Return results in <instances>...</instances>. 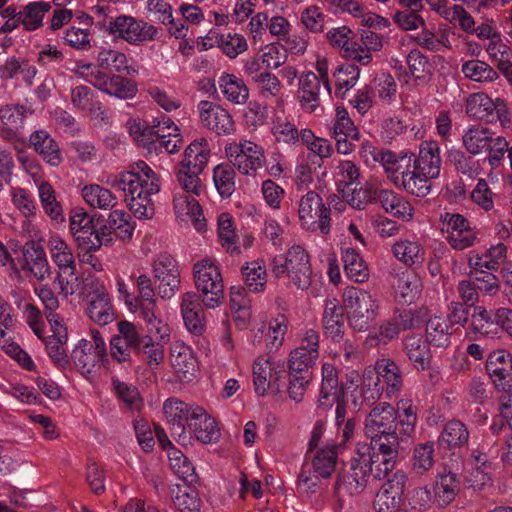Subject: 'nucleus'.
<instances>
[{
	"instance_id": "obj_1",
	"label": "nucleus",
	"mask_w": 512,
	"mask_h": 512,
	"mask_svg": "<svg viewBox=\"0 0 512 512\" xmlns=\"http://www.w3.org/2000/svg\"><path fill=\"white\" fill-rule=\"evenodd\" d=\"M106 184L123 191L125 201L138 219H151L154 215L152 196L161 190L156 172L144 161L138 160L125 171L107 176Z\"/></svg>"
},
{
	"instance_id": "obj_2",
	"label": "nucleus",
	"mask_w": 512,
	"mask_h": 512,
	"mask_svg": "<svg viewBox=\"0 0 512 512\" xmlns=\"http://www.w3.org/2000/svg\"><path fill=\"white\" fill-rule=\"evenodd\" d=\"M349 326L358 332H365L379 315V300L371 292L356 287H348L342 295Z\"/></svg>"
},
{
	"instance_id": "obj_3",
	"label": "nucleus",
	"mask_w": 512,
	"mask_h": 512,
	"mask_svg": "<svg viewBox=\"0 0 512 512\" xmlns=\"http://www.w3.org/2000/svg\"><path fill=\"white\" fill-rule=\"evenodd\" d=\"M271 272L277 278L287 276L301 289H306L311 284L310 259L300 245L290 247L286 255L275 256L271 261Z\"/></svg>"
},
{
	"instance_id": "obj_4",
	"label": "nucleus",
	"mask_w": 512,
	"mask_h": 512,
	"mask_svg": "<svg viewBox=\"0 0 512 512\" xmlns=\"http://www.w3.org/2000/svg\"><path fill=\"white\" fill-rule=\"evenodd\" d=\"M71 71L101 92L118 99H132L137 93V86L132 81L117 75L106 74L90 63L77 62Z\"/></svg>"
},
{
	"instance_id": "obj_5",
	"label": "nucleus",
	"mask_w": 512,
	"mask_h": 512,
	"mask_svg": "<svg viewBox=\"0 0 512 512\" xmlns=\"http://www.w3.org/2000/svg\"><path fill=\"white\" fill-rule=\"evenodd\" d=\"M193 276L204 306L208 309L219 307L224 299V283L218 263L210 258L197 261Z\"/></svg>"
},
{
	"instance_id": "obj_6",
	"label": "nucleus",
	"mask_w": 512,
	"mask_h": 512,
	"mask_svg": "<svg viewBox=\"0 0 512 512\" xmlns=\"http://www.w3.org/2000/svg\"><path fill=\"white\" fill-rule=\"evenodd\" d=\"M225 154L233 167L246 176H254L266 163L264 148L248 139L228 143Z\"/></svg>"
},
{
	"instance_id": "obj_7",
	"label": "nucleus",
	"mask_w": 512,
	"mask_h": 512,
	"mask_svg": "<svg viewBox=\"0 0 512 512\" xmlns=\"http://www.w3.org/2000/svg\"><path fill=\"white\" fill-rule=\"evenodd\" d=\"M91 337V341L79 340L71 354L75 367L86 378L94 376L100 363L106 358V344L100 333L92 330Z\"/></svg>"
},
{
	"instance_id": "obj_8",
	"label": "nucleus",
	"mask_w": 512,
	"mask_h": 512,
	"mask_svg": "<svg viewBox=\"0 0 512 512\" xmlns=\"http://www.w3.org/2000/svg\"><path fill=\"white\" fill-rule=\"evenodd\" d=\"M298 218L303 229L320 230L324 235L330 231V211L322 198L314 191H308L298 202Z\"/></svg>"
},
{
	"instance_id": "obj_9",
	"label": "nucleus",
	"mask_w": 512,
	"mask_h": 512,
	"mask_svg": "<svg viewBox=\"0 0 512 512\" xmlns=\"http://www.w3.org/2000/svg\"><path fill=\"white\" fill-rule=\"evenodd\" d=\"M109 34L131 45H141L156 38L158 30L151 24L128 15L112 18L108 24Z\"/></svg>"
},
{
	"instance_id": "obj_10",
	"label": "nucleus",
	"mask_w": 512,
	"mask_h": 512,
	"mask_svg": "<svg viewBox=\"0 0 512 512\" xmlns=\"http://www.w3.org/2000/svg\"><path fill=\"white\" fill-rule=\"evenodd\" d=\"M466 113L487 123L499 122L502 127L510 123L506 102L502 98H491L486 93L471 94L466 100Z\"/></svg>"
},
{
	"instance_id": "obj_11",
	"label": "nucleus",
	"mask_w": 512,
	"mask_h": 512,
	"mask_svg": "<svg viewBox=\"0 0 512 512\" xmlns=\"http://www.w3.org/2000/svg\"><path fill=\"white\" fill-rule=\"evenodd\" d=\"M201 408L177 398H169L164 402L163 413L167 422L171 425L172 436L182 446H188L192 443V436L187 427L194 420L196 409Z\"/></svg>"
},
{
	"instance_id": "obj_12",
	"label": "nucleus",
	"mask_w": 512,
	"mask_h": 512,
	"mask_svg": "<svg viewBox=\"0 0 512 512\" xmlns=\"http://www.w3.org/2000/svg\"><path fill=\"white\" fill-rule=\"evenodd\" d=\"M397 412L389 403L382 402L370 410L364 421V431L372 443L383 436L394 437L397 433Z\"/></svg>"
},
{
	"instance_id": "obj_13",
	"label": "nucleus",
	"mask_w": 512,
	"mask_h": 512,
	"mask_svg": "<svg viewBox=\"0 0 512 512\" xmlns=\"http://www.w3.org/2000/svg\"><path fill=\"white\" fill-rule=\"evenodd\" d=\"M152 273L162 299H170L178 291L181 283L180 270L176 260L169 254H159L153 264Z\"/></svg>"
},
{
	"instance_id": "obj_14",
	"label": "nucleus",
	"mask_w": 512,
	"mask_h": 512,
	"mask_svg": "<svg viewBox=\"0 0 512 512\" xmlns=\"http://www.w3.org/2000/svg\"><path fill=\"white\" fill-rule=\"evenodd\" d=\"M201 124L217 135H231L235 132V123L231 114L220 104L202 100L197 105Z\"/></svg>"
},
{
	"instance_id": "obj_15",
	"label": "nucleus",
	"mask_w": 512,
	"mask_h": 512,
	"mask_svg": "<svg viewBox=\"0 0 512 512\" xmlns=\"http://www.w3.org/2000/svg\"><path fill=\"white\" fill-rule=\"evenodd\" d=\"M288 324V319L283 314L271 318L267 323H263L260 328L252 330V344L260 345L264 343L268 351L278 350L284 343Z\"/></svg>"
},
{
	"instance_id": "obj_16",
	"label": "nucleus",
	"mask_w": 512,
	"mask_h": 512,
	"mask_svg": "<svg viewBox=\"0 0 512 512\" xmlns=\"http://www.w3.org/2000/svg\"><path fill=\"white\" fill-rule=\"evenodd\" d=\"M443 230L447 233L449 244L457 250L470 247L476 239L469 222L460 214L446 213L443 217Z\"/></svg>"
},
{
	"instance_id": "obj_17",
	"label": "nucleus",
	"mask_w": 512,
	"mask_h": 512,
	"mask_svg": "<svg viewBox=\"0 0 512 512\" xmlns=\"http://www.w3.org/2000/svg\"><path fill=\"white\" fill-rule=\"evenodd\" d=\"M53 334L44 339L45 348L50 359L60 367L68 364V354L66 351V343L68 340L67 329L61 323L57 314L47 315Z\"/></svg>"
},
{
	"instance_id": "obj_18",
	"label": "nucleus",
	"mask_w": 512,
	"mask_h": 512,
	"mask_svg": "<svg viewBox=\"0 0 512 512\" xmlns=\"http://www.w3.org/2000/svg\"><path fill=\"white\" fill-rule=\"evenodd\" d=\"M170 362L180 381L190 382L196 377L197 360L190 346L174 341L170 347Z\"/></svg>"
},
{
	"instance_id": "obj_19",
	"label": "nucleus",
	"mask_w": 512,
	"mask_h": 512,
	"mask_svg": "<svg viewBox=\"0 0 512 512\" xmlns=\"http://www.w3.org/2000/svg\"><path fill=\"white\" fill-rule=\"evenodd\" d=\"M486 369L494 385L502 391L512 388V357L506 350H495L489 354Z\"/></svg>"
},
{
	"instance_id": "obj_20",
	"label": "nucleus",
	"mask_w": 512,
	"mask_h": 512,
	"mask_svg": "<svg viewBox=\"0 0 512 512\" xmlns=\"http://www.w3.org/2000/svg\"><path fill=\"white\" fill-rule=\"evenodd\" d=\"M180 312L187 330L195 335H200L205 330V314L199 296L193 292H185L180 295Z\"/></svg>"
},
{
	"instance_id": "obj_21",
	"label": "nucleus",
	"mask_w": 512,
	"mask_h": 512,
	"mask_svg": "<svg viewBox=\"0 0 512 512\" xmlns=\"http://www.w3.org/2000/svg\"><path fill=\"white\" fill-rule=\"evenodd\" d=\"M195 195L187 192H176L173 199V209L178 220L191 222L196 230L203 231L205 223L202 218L201 207Z\"/></svg>"
},
{
	"instance_id": "obj_22",
	"label": "nucleus",
	"mask_w": 512,
	"mask_h": 512,
	"mask_svg": "<svg viewBox=\"0 0 512 512\" xmlns=\"http://www.w3.org/2000/svg\"><path fill=\"white\" fill-rule=\"evenodd\" d=\"M457 492L458 489L454 482H429L424 487L417 489L414 497L421 506H426L429 503L446 506L454 500Z\"/></svg>"
},
{
	"instance_id": "obj_23",
	"label": "nucleus",
	"mask_w": 512,
	"mask_h": 512,
	"mask_svg": "<svg viewBox=\"0 0 512 512\" xmlns=\"http://www.w3.org/2000/svg\"><path fill=\"white\" fill-rule=\"evenodd\" d=\"M136 314L145 323L148 332L145 337H151L161 342L170 341L172 328L159 313L157 303L140 307Z\"/></svg>"
},
{
	"instance_id": "obj_24",
	"label": "nucleus",
	"mask_w": 512,
	"mask_h": 512,
	"mask_svg": "<svg viewBox=\"0 0 512 512\" xmlns=\"http://www.w3.org/2000/svg\"><path fill=\"white\" fill-rule=\"evenodd\" d=\"M87 315L93 322L101 326L107 325L115 319L114 308L103 282L97 281L96 295L89 301Z\"/></svg>"
},
{
	"instance_id": "obj_25",
	"label": "nucleus",
	"mask_w": 512,
	"mask_h": 512,
	"mask_svg": "<svg viewBox=\"0 0 512 512\" xmlns=\"http://www.w3.org/2000/svg\"><path fill=\"white\" fill-rule=\"evenodd\" d=\"M320 80L313 72L299 77L297 99L301 109L313 113L320 107Z\"/></svg>"
},
{
	"instance_id": "obj_26",
	"label": "nucleus",
	"mask_w": 512,
	"mask_h": 512,
	"mask_svg": "<svg viewBox=\"0 0 512 512\" xmlns=\"http://www.w3.org/2000/svg\"><path fill=\"white\" fill-rule=\"evenodd\" d=\"M494 133L482 124L468 125L462 133V145L472 155H479L488 151L492 145Z\"/></svg>"
},
{
	"instance_id": "obj_27",
	"label": "nucleus",
	"mask_w": 512,
	"mask_h": 512,
	"mask_svg": "<svg viewBox=\"0 0 512 512\" xmlns=\"http://www.w3.org/2000/svg\"><path fill=\"white\" fill-rule=\"evenodd\" d=\"M194 420L188 425L189 433L204 444L214 443L221 436L220 428L216 420L203 408L196 409Z\"/></svg>"
},
{
	"instance_id": "obj_28",
	"label": "nucleus",
	"mask_w": 512,
	"mask_h": 512,
	"mask_svg": "<svg viewBox=\"0 0 512 512\" xmlns=\"http://www.w3.org/2000/svg\"><path fill=\"white\" fill-rule=\"evenodd\" d=\"M322 381L318 399V406L324 410L330 409L335 400L342 395L343 389L339 386L338 372L331 363L322 365Z\"/></svg>"
},
{
	"instance_id": "obj_29",
	"label": "nucleus",
	"mask_w": 512,
	"mask_h": 512,
	"mask_svg": "<svg viewBox=\"0 0 512 512\" xmlns=\"http://www.w3.org/2000/svg\"><path fill=\"white\" fill-rule=\"evenodd\" d=\"M322 325L325 335L333 341H339L344 334V314L336 298L325 300L322 316Z\"/></svg>"
},
{
	"instance_id": "obj_30",
	"label": "nucleus",
	"mask_w": 512,
	"mask_h": 512,
	"mask_svg": "<svg viewBox=\"0 0 512 512\" xmlns=\"http://www.w3.org/2000/svg\"><path fill=\"white\" fill-rule=\"evenodd\" d=\"M415 169L424 175L437 178L441 170L440 147L436 141H425L419 147L418 157L412 161Z\"/></svg>"
},
{
	"instance_id": "obj_31",
	"label": "nucleus",
	"mask_w": 512,
	"mask_h": 512,
	"mask_svg": "<svg viewBox=\"0 0 512 512\" xmlns=\"http://www.w3.org/2000/svg\"><path fill=\"white\" fill-rule=\"evenodd\" d=\"M157 135L153 148H163L169 154L176 153L181 144L182 137L179 128L168 117H161L155 120Z\"/></svg>"
},
{
	"instance_id": "obj_32",
	"label": "nucleus",
	"mask_w": 512,
	"mask_h": 512,
	"mask_svg": "<svg viewBox=\"0 0 512 512\" xmlns=\"http://www.w3.org/2000/svg\"><path fill=\"white\" fill-rule=\"evenodd\" d=\"M29 142L42 159L52 167H58L62 160L61 150L56 141L46 130H36L29 138Z\"/></svg>"
},
{
	"instance_id": "obj_33",
	"label": "nucleus",
	"mask_w": 512,
	"mask_h": 512,
	"mask_svg": "<svg viewBox=\"0 0 512 512\" xmlns=\"http://www.w3.org/2000/svg\"><path fill=\"white\" fill-rule=\"evenodd\" d=\"M378 200L385 212L391 216L404 222H409L413 219L415 210L412 204L393 190H380Z\"/></svg>"
},
{
	"instance_id": "obj_34",
	"label": "nucleus",
	"mask_w": 512,
	"mask_h": 512,
	"mask_svg": "<svg viewBox=\"0 0 512 512\" xmlns=\"http://www.w3.org/2000/svg\"><path fill=\"white\" fill-rule=\"evenodd\" d=\"M46 245L51 260L59 271H72L76 267L72 248L63 237L56 233H51L48 236Z\"/></svg>"
},
{
	"instance_id": "obj_35",
	"label": "nucleus",
	"mask_w": 512,
	"mask_h": 512,
	"mask_svg": "<svg viewBox=\"0 0 512 512\" xmlns=\"http://www.w3.org/2000/svg\"><path fill=\"white\" fill-rule=\"evenodd\" d=\"M346 242L341 243L342 260L346 276L356 282L363 283L369 279V269L359 252Z\"/></svg>"
},
{
	"instance_id": "obj_36",
	"label": "nucleus",
	"mask_w": 512,
	"mask_h": 512,
	"mask_svg": "<svg viewBox=\"0 0 512 512\" xmlns=\"http://www.w3.org/2000/svg\"><path fill=\"white\" fill-rule=\"evenodd\" d=\"M413 155L406 152L394 153L387 150L381 157V166L389 179L395 186L400 183L406 171L412 167Z\"/></svg>"
},
{
	"instance_id": "obj_37",
	"label": "nucleus",
	"mask_w": 512,
	"mask_h": 512,
	"mask_svg": "<svg viewBox=\"0 0 512 512\" xmlns=\"http://www.w3.org/2000/svg\"><path fill=\"white\" fill-rule=\"evenodd\" d=\"M507 248L504 244L498 243L491 246L485 253L480 254L470 251L468 263L475 272L483 273L486 270H496L506 257Z\"/></svg>"
},
{
	"instance_id": "obj_38",
	"label": "nucleus",
	"mask_w": 512,
	"mask_h": 512,
	"mask_svg": "<svg viewBox=\"0 0 512 512\" xmlns=\"http://www.w3.org/2000/svg\"><path fill=\"white\" fill-rule=\"evenodd\" d=\"M218 87L224 98L234 105H244L249 99V88L234 74L223 72L218 79Z\"/></svg>"
},
{
	"instance_id": "obj_39",
	"label": "nucleus",
	"mask_w": 512,
	"mask_h": 512,
	"mask_svg": "<svg viewBox=\"0 0 512 512\" xmlns=\"http://www.w3.org/2000/svg\"><path fill=\"white\" fill-rule=\"evenodd\" d=\"M38 198L45 214L53 221L62 222L64 214L60 202L57 200L53 186L42 178H34Z\"/></svg>"
},
{
	"instance_id": "obj_40",
	"label": "nucleus",
	"mask_w": 512,
	"mask_h": 512,
	"mask_svg": "<svg viewBox=\"0 0 512 512\" xmlns=\"http://www.w3.org/2000/svg\"><path fill=\"white\" fill-rule=\"evenodd\" d=\"M470 330L487 337L499 336L500 324L495 312L480 305L475 306L471 315Z\"/></svg>"
},
{
	"instance_id": "obj_41",
	"label": "nucleus",
	"mask_w": 512,
	"mask_h": 512,
	"mask_svg": "<svg viewBox=\"0 0 512 512\" xmlns=\"http://www.w3.org/2000/svg\"><path fill=\"white\" fill-rule=\"evenodd\" d=\"M171 498L180 512H196L200 509L201 501L191 482L174 484L171 488Z\"/></svg>"
},
{
	"instance_id": "obj_42",
	"label": "nucleus",
	"mask_w": 512,
	"mask_h": 512,
	"mask_svg": "<svg viewBox=\"0 0 512 512\" xmlns=\"http://www.w3.org/2000/svg\"><path fill=\"white\" fill-rule=\"evenodd\" d=\"M403 482H384L374 500L377 512H394L402 501Z\"/></svg>"
},
{
	"instance_id": "obj_43",
	"label": "nucleus",
	"mask_w": 512,
	"mask_h": 512,
	"mask_svg": "<svg viewBox=\"0 0 512 512\" xmlns=\"http://www.w3.org/2000/svg\"><path fill=\"white\" fill-rule=\"evenodd\" d=\"M421 280L413 273H402L393 282L395 299L403 304L413 303L421 292Z\"/></svg>"
},
{
	"instance_id": "obj_44",
	"label": "nucleus",
	"mask_w": 512,
	"mask_h": 512,
	"mask_svg": "<svg viewBox=\"0 0 512 512\" xmlns=\"http://www.w3.org/2000/svg\"><path fill=\"white\" fill-rule=\"evenodd\" d=\"M394 257L406 266L421 264L425 259V250L417 239H400L392 246Z\"/></svg>"
},
{
	"instance_id": "obj_45",
	"label": "nucleus",
	"mask_w": 512,
	"mask_h": 512,
	"mask_svg": "<svg viewBox=\"0 0 512 512\" xmlns=\"http://www.w3.org/2000/svg\"><path fill=\"white\" fill-rule=\"evenodd\" d=\"M217 237L226 252L240 253L234 217L228 212H221L217 217Z\"/></svg>"
},
{
	"instance_id": "obj_46",
	"label": "nucleus",
	"mask_w": 512,
	"mask_h": 512,
	"mask_svg": "<svg viewBox=\"0 0 512 512\" xmlns=\"http://www.w3.org/2000/svg\"><path fill=\"white\" fill-rule=\"evenodd\" d=\"M276 364L263 356L257 357L252 365L254 390L264 396L270 389L271 382L276 378Z\"/></svg>"
},
{
	"instance_id": "obj_47",
	"label": "nucleus",
	"mask_w": 512,
	"mask_h": 512,
	"mask_svg": "<svg viewBox=\"0 0 512 512\" xmlns=\"http://www.w3.org/2000/svg\"><path fill=\"white\" fill-rule=\"evenodd\" d=\"M319 352L315 349L306 350L304 345L293 349L288 358V372L290 375H310V369L316 363Z\"/></svg>"
},
{
	"instance_id": "obj_48",
	"label": "nucleus",
	"mask_w": 512,
	"mask_h": 512,
	"mask_svg": "<svg viewBox=\"0 0 512 512\" xmlns=\"http://www.w3.org/2000/svg\"><path fill=\"white\" fill-rule=\"evenodd\" d=\"M469 439L465 425L457 420L448 422L438 437V445L443 449H456L464 446Z\"/></svg>"
},
{
	"instance_id": "obj_49",
	"label": "nucleus",
	"mask_w": 512,
	"mask_h": 512,
	"mask_svg": "<svg viewBox=\"0 0 512 512\" xmlns=\"http://www.w3.org/2000/svg\"><path fill=\"white\" fill-rule=\"evenodd\" d=\"M208 159V142L205 139H198L190 143L185 149L183 159L179 165L202 172L208 163Z\"/></svg>"
},
{
	"instance_id": "obj_50",
	"label": "nucleus",
	"mask_w": 512,
	"mask_h": 512,
	"mask_svg": "<svg viewBox=\"0 0 512 512\" xmlns=\"http://www.w3.org/2000/svg\"><path fill=\"white\" fill-rule=\"evenodd\" d=\"M24 260L27 269L38 280L46 279L50 274V267L43 247L32 243L24 252Z\"/></svg>"
},
{
	"instance_id": "obj_51",
	"label": "nucleus",
	"mask_w": 512,
	"mask_h": 512,
	"mask_svg": "<svg viewBox=\"0 0 512 512\" xmlns=\"http://www.w3.org/2000/svg\"><path fill=\"white\" fill-rule=\"evenodd\" d=\"M407 357L417 370H425L430 363L431 354L428 344L420 336H409L404 341Z\"/></svg>"
},
{
	"instance_id": "obj_52",
	"label": "nucleus",
	"mask_w": 512,
	"mask_h": 512,
	"mask_svg": "<svg viewBox=\"0 0 512 512\" xmlns=\"http://www.w3.org/2000/svg\"><path fill=\"white\" fill-rule=\"evenodd\" d=\"M332 174L338 191H344L355 184L360 178V168L351 160H335Z\"/></svg>"
},
{
	"instance_id": "obj_53",
	"label": "nucleus",
	"mask_w": 512,
	"mask_h": 512,
	"mask_svg": "<svg viewBox=\"0 0 512 512\" xmlns=\"http://www.w3.org/2000/svg\"><path fill=\"white\" fill-rule=\"evenodd\" d=\"M242 276L246 286L252 292H263L267 283V270L262 260L246 262L242 268Z\"/></svg>"
},
{
	"instance_id": "obj_54",
	"label": "nucleus",
	"mask_w": 512,
	"mask_h": 512,
	"mask_svg": "<svg viewBox=\"0 0 512 512\" xmlns=\"http://www.w3.org/2000/svg\"><path fill=\"white\" fill-rule=\"evenodd\" d=\"M98 69L110 70L117 73L131 74L133 72L132 67L129 65L128 58L125 53L110 49L103 48L97 55V66Z\"/></svg>"
},
{
	"instance_id": "obj_55",
	"label": "nucleus",
	"mask_w": 512,
	"mask_h": 512,
	"mask_svg": "<svg viewBox=\"0 0 512 512\" xmlns=\"http://www.w3.org/2000/svg\"><path fill=\"white\" fill-rule=\"evenodd\" d=\"M430 176L424 175L419 169H415V166L405 172L403 179L396 187L402 188L406 192L415 195L417 197L426 196L431 189Z\"/></svg>"
},
{
	"instance_id": "obj_56",
	"label": "nucleus",
	"mask_w": 512,
	"mask_h": 512,
	"mask_svg": "<svg viewBox=\"0 0 512 512\" xmlns=\"http://www.w3.org/2000/svg\"><path fill=\"white\" fill-rule=\"evenodd\" d=\"M82 197L89 206L102 210L112 209L117 204L116 196L107 188L97 184L83 187Z\"/></svg>"
},
{
	"instance_id": "obj_57",
	"label": "nucleus",
	"mask_w": 512,
	"mask_h": 512,
	"mask_svg": "<svg viewBox=\"0 0 512 512\" xmlns=\"http://www.w3.org/2000/svg\"><path fill=\"white\" fill-rule=\"evenodd\" d=\"M377 371L380 382L386 384L387 393L390 397L398 395L402 387V379L398 366L390 359H379L377 361Z\"/></svg>"
},
{
	"instance_id": "obj_58",
	"label": "nucleus",
	"mask_w": 512,
	"mask_h": 512,
	"mask_svg": "<svg viewBox=\"0 0 512 512\" xmlns=\"http://www.w3.org/2000/svg\"><path fill=\"white\" fill-rule=\"evenodd\" d=\"M452 332L447 320L440 316L432 317L426 324V340L436 347L445 348L450 344Z\"/></svg>"
},
{
	"instance_id": "obj_59",
	"label": "nucleus",
	"mask_w": 512,
	"mask_h": 512,
	"mask_svg": "<svg viewBox=\"0 0 512 512\" xmlns=\"http://www.w3.org/2000/svg\"><path fill=\"white\" fill-rule=\"evenodd\" d=\"M51 8L50 4L44 1L31 2L19 12V21L27 31L38 29L43 22L45 13Z\"/></svg>"
},
{
	"instance_id": "obj_60",
	"label": "nucleus",
	"mask_w": 512,
	"mask_h": 512,
	"mask_svg": "<svg viewBox=\"0 0 512 512\" xmlns=\"http://www.w3.org/2000/svg\"><path fill=\"white\" fill-rule=\"evenodd\" d=\"M461 71L467 79L475 82L490 83L498 79V73L494 68L477 59L464 62Z\"/></svg>"
},
{
	"instance_id": "obj_61",
	"label": "nucleus",
	"mask_w": 512,
	"mask_h": 512,
	"mask_svg": "<svg viewBox=\"0 0 512 512\" xmlns=\"http://www.w3.org/2000/svg\"><path fill=\"white\" fill-rule=\"evenodd\" d=\"M373 448L366 442H358L355 447V455L351 459V467L355 471V477L366 478L373 472Z\"/></svg>"
},
{
	"instance_id": "obj_62",
	"label": "nucleus",
	"mask_w": 512,
	"mask_h": 512,
	"mask_svg": "<svg viewBox=\"0 0 512 512\" xmlns=\"http://www.w3.org/2000/svg\"><path fill=\"white\" fill-rule=\"evenodd\" d=\"M107 224L111 232L118 239L126 242L133 237L135 224L130 216L123 210H113L110 212Z\"/></svg>"
},
{
	"instance_id": "obj_63",
	"label": "nucleus",
	"mask_w": 512,
	"mask_h": 512,
	"mask_svg": "<svg viewBox=\"0 0 512 512\" xmlns=\"http://www.w3.org/2000/svg\"><path fill=\"white\" fill-rule=\"evenodd\" d=\"M127 127L130 136L140 146L151 150L155 144L157 128L155 124L149 126L142 119H131L127 122Z\"/></svg>"
},
{
	"instance_id": "obj_64",
	"label": "nucleus",
	"mask_w": 512,
	"mask_h": 512,
	"mask_svg": "<svg viewBox=\"0 0 512 512\" xmlns=\"http://www.w3.org/2000/svg\"><path fill=\"white\" fill-rule=\"evenodd\" d=\"M339 452L325 444L313 458V469L316 477L329 478L335 470Z\"/></svg>"
}]
</instances>
